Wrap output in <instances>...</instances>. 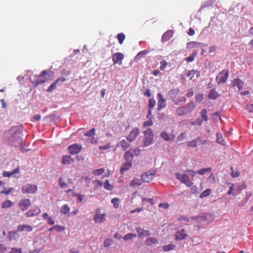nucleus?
<instances>
[{"label": "nucleus", "instance_id": "1", "mask_svg": "<svg viewBox=\"0 0 253 253\" xmlns=\"http://www.w3.org/2000/svg\"><path fill=\"white\" fill-rule=\"evenodd\" d=\"M169 94L176 105H180L181 103L184 104L186 101V98L181 96L179 89L177 88L171 89L169 91Z\"/></svg>", "mask_w": 253, "mask_h": 253}, {"label": "nucleus", "instance_id": "2", "mask_svg": "<svg viewBox=\"0 0 253 253\" xmlns=\"http://www.w3.org/2000/svg\"><path fill=\"white\" fill-rule=\"evenodd\" d=\"M144 136L143 138V144L144 147H147L153 143L154 133L151 128H148L144 131Z\"/></svg>", "mask_w": 253, "mask_h": 253}, {"label": "nucleus", "instance_id": "3", "mask_svg": "<svg viewBox=\"0 0 253 253\" xmlns=\"http://www.w3.org/2000/svg\"><path fill=\"white\" fill-rule=\"evenodd\" d=\"M47 75V72L44 70L41 73V75L37 76L36 78L34 76V78H31L30 80L35 86H37L38 85L43 84L46 82V76Z\"/></svg>", "mask_w": 253, "mask_h": 253}, {"label": "nucleus", "instance_id": "4", "mask_svg": "<svg viewBox=\"0 0 253 253\" xmlns=\"http://www.w3.org/2000/svg\"><path fill=\"white\" fill-rule=\"evenodd\" d=\"M175 176L182 183L185 184L188 187L191 186L193 184V179H191L187 174H182L177 172L175 173Z\"/></svg>", "mask_w": 253, "mask_h": 253}, {"label": "nucleus", "instance_id": "5", "mask_svg": "<svg viewBox=\"0 0 253 253\" xmlns=\"http://www.w3.org/2000/svg\"><path fill=\"white\" fill-rule=\"evenodd\" d=\"M229 71L226 69L222 70L216 76L215 80L218 84L225 83L229 77Z\"/></svg>", "mask_w": 253, "mask_h": 253}, {"label": "nucleus", "instance_id": "6", "mask_svg": "<svg viewBox=\"0 0 253 253\" xmlns=\"http://www.w3.org/2000/svg\"><path fill=\"white\" fill-rule=\"evenodd\" d=\"M38 190L37 185L34 184H26L22 187V191L24 194H35Z\"/></svg>", "mask_w": 253, "mask_h": 253}, {"label": "nucleus", "instance_id": "7", "mask_svg": "<svg viewBox=\"0 0 253 253\" xmlns=\"http://www.w3.org/2000/svg\"><path fill=\"white\" fill-rule=\"evenodd\" d=\"M155 171H148L141 174V179L144 182L151 181L155 175Z\"/></svg>", "mask_w": 253, "mask_h": 253}, {"label": "nucleus", "instance_id": "8", "mask_svg": "<svg viewBox=\"0 0 253 253\" xmlns=\"http://www.w3.org/2000/svg\"><path fill=\"white\" fill-rule=\"evenodd\" d=\"M83 147L82 145L77 143L71 145L68 148V151L72 155L77 154L80 153Z\"/></svg>", "mask_w": 253, "mask_h": 253}, {"label": "nucleus", "instance_id": "9", "mask_svg": "<svg viewBox=\"0 0 253 253\" xmlns=\"http://www.w3.org/2000/svg\"><path fill=\"white\" fill-rule=\"evenodd\" d=\"M139 129L138 127L133 128L126 137L127 140L130 142L134 141L139 134Z\"/></svg>", "mask_w": 253, "mask_h": 253}, {"label": "nucleus", "instance_id": "10", "mask_svg": "<svg viewBox=\"0 0 253 253\" xmlns=\"http://www.w3.org/2000/svg\"><path fill=\"white\" fill-rule=\"evenodd\" d=\"M124 58V54L120 52L115 53L112 55V60L114 64L122 65V61Z\"/></svg>", "mask_w": 253, "mask_h": 253}, {"label": "nucleus", "instance_id": "11", "mask_svg": "<svg viewBox=\"0 0 253 253\" xmlns=\"http://www.w3.org/2000/svg\"><path fill=\"white\" fill-rule=\"evenodd\" d=\"M157 98L158 99L157 109L158 111H161L166 107L167 101L165 98L163 97L161 93H159L157 94Z\"/></svg>", "mask_w": 253, "mask_h": 253}, {"label": "nucleus", "instance_id": "12", "mask_svg": "<svg viewBox=\"0 0 253 253\" xmlns=\"http://www.w3.org/2000/svg\"><path fill=\"white\" fill-rule=\"evenodd\" d=\"M188 235L184 229L178 230L175 235V239L176 241L182 240L185 239Z\"/></svg>", "mask_w": 253, "mask_h": 253}, {"label": "nucleus", "instance_id": "13", "mask_svg": "<svg viewBox=\"0 0 253 253\" xmlns=\"http://www.w3.org/2000/svg\"><path fill=\"white\" fill-rule=\"evenodd\" d=\"M31 205V203L29 199H25L21 200L19 203V206L21 210L25 211L27 210Z\"/></svg>", "mask_w": 253, "mask_h": 253}, {"label": "nucleus", "instance_id": "14", "mask_svg": "<svg viewBox=\"0 0 253 253\" xmlns=\"http://www.w3.org/2000/svg\"><path fill=\"white\" fill-rule=\"evenodd\" d=\"M66 81V79L63 77L59 78L56 79L49 86V87L47 89V92H52L53 90H54L57 86V84L59 82H64Z\"/></svg>", "mask_w": 253, "mask_h": 253}, {"label": "nucleus", "instance_id": "15", "mask_svg": "<svg viewBox=\"0 0 253 253\" xmlns=\"http://www.w3.org/2000/svg\"><path fill=\"white\" fill-rule=\"evenodd\" d=\"M136 230L137 232L138 236L141 239H143L145 237H146L151 234V233L149 230H145L141 227H137L136 228Z\"/></svg>", "mask_w": 253, "mask_h": 253}, {"label": "nucleus", "instance_id": "16", "mask_svg": "<svg viewBox=\"0 0 253 253\" xmlns=\"http://www.w3.org/2000/svg\"><path fill=\"white\" fill-rule=\"evenodd\" d=\"M132 166V162L126 161L123 164L120 169V173L123 174L126 171L128 170Z\"/></svg>", "mask_w": 253, "mask_h": 253}, {"label": "nucleus", "instance_id": "17", "mask_svg": "<svg viewBox=\"0 0 253 253\" xmlns=\"http://www.w3.org/2000/svg\"><path fill=\"white\" fill-rule=\"evenodd\" d=\"M33 230V227L29 225H19L17 228V231L22 232L23 231H27L28 232H31Z\"/></svg>", "mask_w": 253, "mask_h": 253}, {"label": "nucleus", "instance_id": "18", "mask_svg": "<svg viewBox=\"0 0 253 253\" xmlns=\"http://www.w3.org/2000/svg\"><path fill=\"white\" fill-rule=\"evenodd\" d=\"M233 86H237L239 90L242 89L244 84V82L239 78L234 79L232 82Z\"/></svg>", "mask_w": 253, "mask_h": 253}, {"label": "nucleus", "instance_id": "19", "mask_svg": "<svg viewBox=\"0 0 253 253\" xmlns=\"http://www.w3.org/2000/svg\"><path fill=\"white\" fill-rule=\"evenodd\" d=\"M41 212V210L38 208H36L34 209L29 210L26 213L27 217H33L38 215Z\"/></svg>", "mask_w": 253, "mask_h": 253}, {"label": "nucleus", "instance_id": "20", "mask_svg": "<svg viewBox=\"0 0 253 253\" xmlns=\"http://www.w3.org/2000/svg\"><path fill=\"white\" fill-rule=\"evenodd\" d=\"M105 213L103 214H99L96 213L94 216V220L95 222L97 223H102L106 219L105 218Z\"/></svg>", "mask_w": 253, "mask_h": 253}, {"label": "nucleus", "instance_id": "21", "mask_svg": "<svg viewBox=\"0 0 253 253\" xmlns=\"http://www.w3.org/2000/svg\"><path fill=\"white\" fill-rule=\"evenodd\" d=\"M158 243V240L154 237H149L145 240V244L147 246H151Z\"/></svg>", "mask_w": 253, "mask_h": 253}, {"label": "nucleus", "instance_id": "22", "mask_svg": "<svg viewBox=\"0 0 253 253\" xmlns=\"http://www.w3.org/2000/svg\"><path fill=\"white\" fill-rule=\"evenodd\" d=\"M18 233L19 232L18 231H17V229L16 230H13L9 232L8 236V240L9 241H12L18 238L19 237Z\"/></svg>", "mask_w": 253, "mask_h": 253}, {"label": "nucleus", "instance_id": "23", "mask_svg": "<svg viewBox=\"0 0 253 253\" xmlns=\"http://www.w3.org/2000/svg\"><path fill=\"white\" fill-rule=\"evenodd\" d=\"M74 161V159L70 156H64L62 157V164L63 165H70L73 163Z\"/></svg>", "mask_w": 253, "mask_h": 253}, {"label": "nucleus", "instance_id": "24", "mask_svg": "<svg viewBox=\"0 0 253 253\" xmlns=\"http://www.w3.org/2000/svg\"><path fill=\"white\" fill-rule=\"evenodd\" d=\"M219 96V94L215 90V89H212L210 91V92L208 94V97L210 99L215 100Z\"/></svg>", "mask_w": 253, "mask_h": 253}, {"label": "nucleus", "instance_id": "25", "mask_svg": "<svg viewBox=\"0 0 253 253\" xmlns=\"http://www.w3.org/2000/svg\"><path fill=\"white\" fill-rule=\"evenodd\" d=\"M19 172V167H18L17 168L15 169L12 171H3L2 173V176L3 177H10L14 174L17 173Z\"/></svg>", "mask_w": 253, "mask_h": 253}, {"label": "nucleus", "instance_id": "26", "mask_svg": "<svg viewBox=\"0 0 253 253\" xmlns=\"http://www.w3.org/2000/svg\"><path fill=\"white\" fill-rule=\"evenodd\" d=\"M195 108V105L193 101H191L187 104L186 106L184 108L187 114H189L194 110Z\"/></svg>", "mask_w": 253, "mask_h": 253}, {"label": "nucleus", "instance_id": "27", "mask_svg": "<svg viewBox=\"0 0 253 253\" xmlns=\"http://www.w3.org/2000/svg\"><path fill=\"white\" fill-rule=\"evenodd\" d=\"M201 43L200 42H190L187 43L186 47L188 49H192L199 47Z\"/></svg>", "mask_w": 253, "mask_h": 253}, {"label": "nucleus", "instance_id": "28", "mask_svg": "<svg viewBox=\"0 0 253 253\" xmlns=\"http://www.w3.org/2000/svg\"><path fill=\"white\" fill-rule=\"evenodd\" d=\"M133 157L131 151L128 150L125 153L124 158L126 162H132Z\"/></svg>", "mask_w": 253, "mask_h": 253}, {"label": "nucleus", "instance_id": "29", "mask_svg": "<svg viewBox=\"0 0 253 253\" xmlns=\"http://www.w3.org/2000/svg\"><path fill=\"white\" fill-rule=\"evenodd\" d=\"M160 136L166 141L172 140L174 138L173 136H171V137H170V135L165 131H163L161 133Z\"/></svg>", "mask_w": 253, "mask_h": 253}, {"label": "nucleus", "instance_id": "30", "mask_svg": "<svg viewBox=\"0 0 253 253\" xmlns=\"http://www.w3.org/2000/svg\"><path fill=\"white\" fill-rule=\"evenodd\" d=\"M142 184L141 180L138 178H134L133 179L130 183V185L132 187H134L136 186H138L141 185Z\"/></svg>", "mask_w": 253, "mask_h": 253}, {"label": "nucleus", "instance_id": "31", "mask_svg": "<svg viewBox=\"0 0 253 253\" xmlns=\"http://www.w3.org/2000/svg\"><path fill=\"white\" fill-rule=\"evenodd\" d=\"M120 145L123 151H126L130 146V144L126 140L123 139L120 142Z\"/></svg>", "mask_w": 253, "mask_h": 253}, {"label": "nucleus", "instance_id": "32", "mask_svg": "<svg viewBox=\"0 0 253 253\" xmlns=\"http://www.w3.org/2000/svg\"><path fill=\"white\" fill-rule=\"evenodd\" d=\"M59 185L61 188H66L68 187V185L66 182V180L63 177H60L59 178Z\"/></svg>", "mask_w": 253, "mask_h": 253}, {"label": "nucleus", "instance_id": "33", "mask_svg": "<svg viewBox=\"0 0 253 253\" xmlns=\"http://www.w3.org/2000/svg\"><path fill=\"white\" fill-rule=\"evenodd\" d=\"M92 183L94 185L95 190L101 188L103 185L102 181L97 179L93 180Z\"/></svg>", "mask_w": 253, "mask_h": 253}, {"label": "nucleus", "instance_id": "34", "mask_svg": "<svg viewBox=\"0 0 253 253\" xmlns=\"http://www.w3.org/2000/svg\"><path fill=\"white\" fill-rule=\"evenodd\" d=\"M13 203L10 200H6L3 202L1 204V207L2 209L9 208L13 206Z\"/></svg>", "mask_w": 253, "mask_h": 253}, {"label": "nucleus", "instance_id": "35", "mask_svg": "<svg viewBox=\"0 0 253 253\" xmlns=\"http://www.w3.org/2000/svg\"><path fill=\"white\" fill-rule=\"evenodd\" d=\"M194 70H192L191 71H189L187 73L182 74L181 78H189V80H191L194 77Z\"/></svg>", "mask_w": 253, "mask_h": 253}, {"label": "nucleus", "instance_id": "36", "mask_svg": "<svg viewBox=\"0 0 253 253\" xmlns=\"http://www.w3.org/2000/svg\"><path fill=\"white\" fill-rule=\"evenodd\" d=\"M212 170L211 168H203L201 169H199L197 173H198L200 175H204L206 172H210Z\"/></svg>", "mask_w": 253, "mask_h": 253}, {"label": "nucleus", "instance_id": "37", "mask_svg": "<svg viewBox=\"0 0 253 253\" xmlns=\"http://www.w3.org/2000/svg\"><path fill=\"white\" fill-rule=\"evenodd\" d=\"M198 139H195L187 142V145L189 147H196L198 146Z\"/></svg>", "mask_w": 253, "mask_h": 253}, {"label": "nucleus", "instance_id": "38", "mask_svg": "<svg viewBox=\"0 0 253 253\" xmlns=\"http://www.w3.org/2000/svg\"><path fill=\"white\" fill-rule=\"evenodd\" d=\"M200 115H201V117L202 119L204 121H206V122L208 121V117L207 116V113L206 109H203L200 112Z\"/></svg>", "mask_w": 253, "mask_h": 253}, {"label": "nucleus", "instance_id": "39", "mask_svg": "<svg viewBox=\"0 0 253 253\" xmlns=\"http://www.w3.org/2000/svg\"><path fill=\"white\" fill-rule=\"evenodd\" d=\"M117 37V39L119 41V43L122 44L123 43V42L126 38L125 35L124 33H121L118 34Z\"/></svg>", "mask_w": 253, "mask_h": 253}, {"label": "nucleus", "instance_id": "40", "mask_svg": "<svg viewBox=\"0 0 253 253\" xmlns=\"http://www.w3.org/2000/svg\"><path fill=\"white\" fill-rule=\"evenodd\" d=\"M176 246L175 245L173 244H169L165 245L163 247V250L165 252H168L170 250H174Z\"/></svg>", "mask_w": 253, "mask_h": 253}, {"label": "nucleus", "instance_id": "41", "mask_svg": "<svg viewBox=\"0 0 253 253\" xmlns=\"http://www.w3.org/2000/svg\"><path fill=\"white\" fill-rule=\"evenodd\" d=\"M156 105V101L153 98H150L149 100L148 109L153 110Z\"/></svg>", "mask_w": 253, "mask_h": 253}, {"label": "nucleus", "instance_id": "42", "mask_svg": "<svg viewBox=\"0 0 253 253\" xmlns=\"http://www.w3.org/2000/svg\"><path fill=\"white\" fill-rule=\"evenodd\" d=\"M70 210V208L69 206L68 205L65 204V205H64L61 207L60 211L62 213L66 214L69 212Z\"/></svg>", "mask_w": 253, "mask_h": 253}, {"label": "nucleus", "instance_id": "43", "mask_svg": "<svg viewBox=\"0 0 253 253\" xmlns=\"http://www.w3.org/2000/svg\"><path fill=\"white\" fill-rule=\"evenodd\" d=\"M176 113L179 116H183L185 114H188L185 108L183 107L178 108L176 110Z\"/></svg>", "mask_w": 253, "mask_h": 253}, {"label": "nucleus", "instance_id": "44", "mask_svg": "<svg viewBox=\"0 0 253 253\" xmlns=\"http://www.w3.org/2000/svg\"><path fill=\"white\" fill-rule=\"evenodd\" d=\"M104 187L106 190H111L113 189V186L109 183L108 180H106L103 184Z\"/></svg>", "mask_w": 253, "mask_h": 253}, {"label": "nucleus", "instance_id": "45", "mask_svg": "<svg viewBox=\"0 0 253 253\" xmlns=\"http://www.w3.org/2000/svg\"><path fill=\"white\" fill-rule=\"evenodd\" d=\"M120 199L118 198H114L111 200V203L113 204V207L115 209H117L119 207Z\"/></svg>", "mask_w": 253, "mask_h": 253}, {"label": "nucleus", "instance_id": "46", "mask_svg": "<svg viewBox=\"0 0 253 253\" xmlns=\"http://www.w3.org/2000/svg\"><path fill=\"white\" fill-rule=\"evenodd\" d=\"M137 236L136 234L133 233H128L124 236V240L127 241L135 238Z\"/></svg>", "mask_w": 253, "mask_h": 253}, {"label": "nucleus", "instance_id": "47", "mask_svg": "<svg viewBox=\"0 0 253 253\" xmlns=\"http://www.w3.org/2000/svg\"><path fill=\"white\" fill-rule=\"evenodd\" d=\"M147 53H148V51L147 50H144L141 51L138 53V54H137V55L135 57V58L140 59L142 57L144 56Z\"/></svg>", "mask_w": 253, "mask_h": 253}, {"label": "nucleus", "instance_id": "48", "mask_svg": "<svg viewBox=\"0 0 253 253\" xmlns=\"http://www.w3.org/2000/svg\"><path fill=\"white\" fill-rule=\"evenodd\" d=\"M216 141L217 143L220 144H224V141L223 139V138H222V135L219 133H216Z\"/></svg>", "mask_w": 253, "mask_h": 253}, {"label": "nucleus", "instance_id": "49", "mask_svg": "<svg viewBox=\"0 0 253 253\" xmlns=\"http://www.w3.org/2000/svg\"><path fill=\"white\" fill-rule=\"evenodd\" d=\"M211 193V189H206V190H205L203 192H202L201 194L200 197L201 198H203L207 197L210 195Z\"/></svg>", "mask_w": 253, "mask_h": 253}, {"label": "nucleus", "instance_id": "50", "mask_svg": "<svg viewBox=\"0 0 253 253\" xmlns=\"http://www.w3.org/2000/svg\"><path fill=\"white\" fill-rule=\"evenodd\" d=\"M168 65V62L166 60H162L161 62H160V69L161 71H164L165 70L166 67Z\"/></svg>", "mask_w": 253, "mask_h": 253}, {"label": "nucleus", "instance_id": "51", "mask_svg": "<svg viewBox=\"0 0 253 253\" xmlns=\"http://www.w3.org/2000/svg\"><path fill=\"white\" fill-rule=\"evenodd\" d=\"M153 125V121L151 119H149L147 121H145L143 124V127L146 128L148 126H152Z\"/></svg>", "mask_w": 253, "mask_h": 253}, {"label": "nucleus", "instance_id": "52", "mask_svg": "<svg viewBox=\"0 0 253 253\" xmlns=\"http://www.w3.org/2000/svg\"><path fill=\"white\" fill-rule=\"evenodd\" d=\"M105 171V169L103 168L97 169L93 171V174L95 175H100L104 173Z\"/></svg>", "mask_w": 253, "mask_h": 253}, {"label": "nucleus", "instance_id": "53", "mask_svg": "<svg viewBox=\"0 0 253 253\" xmlns=\"http://www.w3.org/2000/svg\"><path fill=\"white\" fill-rule=\"evenodd\" d=\"M129 150L131 151V153L132 154L133 156H137L140 154V151L139 149L138 148L130 149Z\"/></svg>", "mask_w": 253, "mask_h": 253}, {"label": "nucleus", "instance_id": "54", "mask_svg": "<svg viewBox=\"0 0 253 253\" xmlns=\"http://www.w3.org/2000/svg\"><path fill=\"white\" fill-rule=\"evenodd\" d=\"M95 129L94 128H92L90 130H89L88 131L86 132L84 134V135L86 136H91L94 135H95Z\"/></svg>", "mask_w": 253, "mask_h": 253}, {"label": "nucleus", "instance_id": "55", "mask_svg": "<svg viewBox=\"0 0 253 253\" xmlns=\"http://www.w3.org/2000/svg\"><path fill=\"white\" fill-rule=\"evenodd\" d=\"M204 95L202 94L196 95L195 96V100L196 102H200L203 100Z\"/></svg>", "mask_w": 253, "mask_h": 253}, {"label": "nucleus", "instance_id": "56", "mask_svg": "<svg viewBox=\"0 0 253 253\" xmlns=\"http://www.w3.org/2000/svg\"><path fill=\"white\" fill-rule=\"evenodd\" d=\"M113 242V241L112 239H108L106 240H105L104 242V246L105 247H108L110 246Z\"/></svg>", "mask_w": 253, "mask_h": 253}, {"label": "nucleus", "instance_id": "57", "mask_svg": "<svg viewBox=\"0 0 253 253\" xmlns=\"http://www.w3.org/2000/svg\"><path fill=\"white\" fill-rule=\"evenodd\" d=\"M208 181L210 183H213L215 180V176L213 173H211V175L208 177Z\"/></svg>", "mask_w": 253, "mask_h": 253}, {"label": "nucleus", "instance_id": "58", "mask_svg": "<svg viewBox=\"0 0 253 253\" xmlns=\"http://www.w3.org/2000/svg\"><path fill=\"white\" fill-rule=\"evenodd\" d=\"M54 228H55V230L57 232H62L65 229V227L64 226L59 225H54Z\"/></svg>", "mask_w": 253, "mask_h": 253}, {"label": "nucleus", "instance_id": "59", "mask_svg": "<svg viewBox=\"0 0 253 253\" xmlns=\"http://www.w3.org/2000/svg\"><path fill=\"white\" fill-rule=\"evenodd\" d=\"M186 133L182 132L177 137L178 141H182L184 140L185 138Z\"/></svg>", "mask_w": 253, "mask_h": 253}, {"label": "nucleus", "instance_id": "60", "mask_svg": "<svg viewBox=\"0 0 253 253\" xmlns=\"http://www.w3.org/2000/svg\"><path fill=\"white\" fill-rule=\"evenodd\" d=\"M196 139H198V145H205L207 143V140L206 139H202L201 137H197Z\"/></svg>", "mask_w": 253, "mask_h": 253}, {"label": "nucleus", "instance_id": "61", "mask_svg": "<svg viewBox=\"0 0 253 253\" xmlns=\"http://www.w3.org/2000/svg\"><path fill=\"white\" fill-rule=\"evenodd\" d=\"M231 169L232 170L231 176L233 177L236 178V177H238L239 176L240 172H239V171L238 170H236V171L233 170V168L232 167L231 168Z\"/></svg>", "mask_w": 253, "mask_h": 253}, {"label": "nucleus", "instance_id": "62", "mask_svg": "<svg viewBox=\"0 0 253 253\" xmlns=\"http://www.w3.org/2000/svg\"><path fill=\"white\" fill-rule=\"evenodd\" d=\"M22 249H18L16 248H13L11 249L9 253H22Z\"/></svg>", "mask_w": 253, "mask_h": 253}, {"label": "nucleus", "instance_id": "63", "mask_svg": "<svg viewBox=\"0 0 253 253\" xmlns=\"http://www.w3.org/2000/svg\"><path fill=\"white\" fill-rule=\"evenodd\" d=\"M13 190V188H9L8 189H6L4 188V189L2 191H1L0 193L1 194H4L5 195H8Z\"/></svg>", "mask_w": 253, "mask_h": 253}, {"label": "nucleus", "instance_id": "64", "mask_svg": "<svg viewBox=\"0 0 253 253\" xmlns=\"http://www.w3.org/2000/svg\"><path fill=\"white\" fill-rule=\"evenodd\" d=\"M246 110L249 112L253 113V104H249L247 105Z\"/></svg>", "mask_w": 253, "mask_h": 253}]
</instances>
